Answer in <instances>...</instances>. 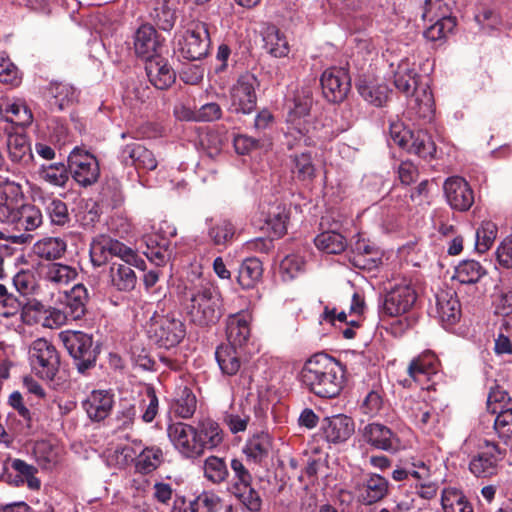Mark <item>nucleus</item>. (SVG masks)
Here are the masks:
<instances>
[{"label":"nucleus","mask_w":512,"mask_h":512,"mask_svg":"<svg viewBox=\"0 0 512 512\" xmlns=\"http://www.w3.org/2000/svg\"><path fill=\"white\" fill-rule=\"evenodd\" d=\"M300 385L320 398H335L344 388L343 365L324 353L310 357L296 375Z\"/></svg>","instance_id":"nucleus-1"},{"label":"nucleus","mask_w":512,"mask_h":512,"mask_svg":"<svg viewBox=\"0 0 512 512\" xmlns=\"http://www.w3.org/2000/svg\"><path fill=\"white\" fill-rule=\"evenodd\" d=\"M263 273L262 263L259 259L251 257L245 259L238 273V283L244 289L253 288L261 279Z\"/></svg>","instance_id":"nucleus-39"},{"label":"nucleus","mask_w":512,"mask_h":512,"mask_svg":"<svg viewBox=\"0 0 512 512\" xmlns=\"http://www.w3.org/2000/svg\"><path fill=\"white\" fill-rule=\"evenodd\" d=\"M0 109L7 115L8 121L18 126L26 127L33 121L32 111L24 99H6L0 104Z\"/></svg>","instance_id":"nucleus-32"},{"label":"nucleus","mask_w":512,"mask_h":512,"mask_svg":"<svg viewBox=\"0 0 512 512\" xmlns=\"http://www.w3.org/2000/svg\"><path fill=\"white\" fill-rule=\"evenodd\" d=\"M273 445V437L268 432L259 431L247 438L242 452L248 462L260 465L270 456Z\"/></svg>","instance_id":"nucleus-21"},{"label":"nucleus","mask_w":512,"mask_h":512,"mask_svg":"<svg viewBox=\"0 0 512 512\" xmlns=\"http://www.w3.org/2000/svg\"><path fill=\"white\" fill-rule=\"evenodd\" d=\"M403 408L414 424L426 433L432 432L439 421L438 413L425 401L407 398Z\"/></svg>","instance_id":"nucleus-17"},{"label":"nucleus","mask_w":512,"mask_h":512,"mask_svg":"<svg viewBox=\"0 0 512 512\" xmlns=\"http://www.w3.org/2000/svg\"><path fill=\"white\" fill-rule=\"evenodd\" d=\"M119 160L126 166H133L138 171L156 169L158 161L152 151L138 142H132L121 148Z\"/></svg>","instance_id":"nucleus-20"},{"label":"nucleus","mask_w":512,"mask_h":512,"mask_svg":"<svg viewBox=\"0 0 512 512\" xmlns=\"http://www.w3.org/2000/svg\"><path fill=\"white\" fill-rule=\"evenodd\" d=\"M504 452L494 442L488 440L480 447V451L469 463L470 472L476 477H490L497 473Z\"/></svg>","instance_id":"nucleus-13"},{"label":"nucleus","mask_w":512,"mask_h":512,"mask_svg":"<svg viewBox=\"0 0 512 512\" xmlns=\"http://www.w3.org/2000/svg\"><path fill=\"white\" fill-rule=\"evenodd\" d=\"M191 502L194 512H218L222 507L220 497L208 491L202 492Z\"/></svg>","instance_id":"nucleus-59"},{"label":"nucleus","mask_w":512,"mask_h":512,"mask_svg":"<svg viewBox=\"0 0 512 512\" xmlns=\"http://www.w3.org/2000/svg\"><path fill=\"white\" fill-rule=\"evenodd\" d=\"M428 477V465L420 460L407 464L403 468H397L392 472L395 481H403L409 478L426 480Z\"/></svg>","instance_id":"nucleus-55"},{"label":"nucleus","mask_w":512,"mask_h":512,"mask_svg":"<svg viewBox=\"0 0 512 512\" xmlns=\"http://www.w3.org/2000/svg\"><path fill=\"white\" fill-rule=\"evenodd\" d=\"M388 480L376 473L365 474L363 480L355 487L358 501L372 505L388 494Z\"/></svg>","instance_id":"nucleus-19"},{"label":"nucleus","mask_w":512,"mask_h":512,"mask_svg":"<svg viewBox=\"0 0 512 512\" xmlns=\"http://www.w3.org/2000/svg\"><path fill=\"white\" fill-rule=\"evenodd\" d=\"M486 274V269L475 260H464L456 268L453 279L462 284L477 283Z\"/></svg>","instance_id":"nucleus-42"},{"label":"nucleus","mask_w":512,"mask_h":512,"mask_svg":"<svg viewBox=\"0 0 512 512\" xmlns=\"http://www.w3.org/2000/svg\"><path fill=\"white\" fill-rule=\"evenodd\" d=\"M237 347L230 345H221L216 349L215 356L221 371L228 375H235L241 366Z\"/></svg>","instance_id":"nucleus-41"},{"label":"nucleus","mask_w":512,"mask_h":512,"mask_svg":"<svg viewBox=\"0 0 512 512\" xmlns=\"http://www.w3.org/2000/svg\"><path fill=\"white\" fill-rule=\"evenodd\" d=\"M38 175L40 180L49 185L63 187L69 179V169L63 163L42 165Z\"/></svg>","instance_id":"nucleus-46"},{"label":"nucleus","mask_w":512,"mask_h":512,"mask_svg":"<svg viewBox=\"0 0 512 512\" xmlns=\"http://www.w3.org/2000/svg\"><path fill=\"white\" fill-rule=\"evenodd\" d=\"M354 264L361 268L371 269L378 265L380 252L378 248L365 239H358L353 247Z\"/></svg>","instance_id":"nucleus-38"},{"label":"nucleus","mask_w":512,"mask_h":512,"mask_svg":"<svg viewBox=\"0 0 512 512\" xmlns=\"http://www.w3.org/2000/svg\"><path fill=\"white\" fill-rule=\"evenodd\" d=\"M59 337L65 348L74 359L77 370L85 373L96 362L92 337L81 331H62Z\"/></svg>","instance_id":"nucleus-7"},{"label":"nucleus","mask_w":512,"mask_h":512,"mask_svg":"<svg viewBox=\"0 0 512 512\" xmlns=\"http://www.w3.org/2000/svg\"><path fill=\"white\" fill-rule=\"evenodd\" d=\"M221 306L219 291L207 282L186 289L184 309L189 320L197 326L215 324L222 315Z\"/></svg>","instance_id":"nucleus-2"},{"label":"nucleus","mask_w":512,"mask_h":512,"mask_svg":"<svg viewBox=\"0 0 512 512\" xmlns=\"http://www.w3.org/2000/svg\"><path fill=\"white\" fill-rule=\"evenodd\" d=\"M24 201L22 186L13 181H6L0 185V223L11 221L16 209Z\"/></svg>","instance_id":"nucleus-22"},{"label":"nucleus","mask_w":512,"mask_h":512,"mask_svg":"<svg viewBox=\"0 0 512 512\" xmlns=\"http://www.w3.org/2000/svg\"><path fill=\"white\" fill-rule=\"evenodd\" d=\"M145 68L149 81L157 89H167L175 81L176 75L174 70L163 58L154 57L147 60Z\"/></svg>","instance_id":"nucleus-28"},{"label":"nucleus","mask_w":512,"mask_h":512,"mask_svg":"<svg viewBox=\"0 0 512 512\" xmlns=\"http://www.w3.org/2000/svg\"><path fill=\"white\" fill-rule=\"evenodd\" d=\"M494 418V430L504 443L512 442V408L500 410Z\"/></svg>","instance_id":"nucleus-58"},{"label":"nucleus","mask_w":512,"mask_h":512,"mask_svg":"<svg viewBox=\"0 0 512 512\" xmlns=\"http://www.w3.org/2000/svg\"><path fill=\"white\" fill-rule=\"evenodd\" d=\"M320 81L323 95L329 102H342L350 91L351 80L345 68L326 69Z\"/></svg>","instance_id":"nucleus-14"},{"label":"nucleus","mask_w":512,"mask_h":512,"mask_svg":"<svg viewBox=\"0 0 512 512\" xmlns=\"http://www.w3.org/2000/svg\"><path fill=\"white\" fill-rule=\"evenodd\" d=\"M51 107L62 111L71 106L78 99L77 90L68 83L53 82L49 86Z\"/></svg>","instance_id":"nucleus-36"},{"label":"nucleus","mask_w":512,"mask_h":512,"mask_svg":"<svg viewBox=\"0 0 512 512\" xmlns=\"http://www.w3.org/2000/svg\"><path fill=\"white\" fill-rule=\"evenodd\" d=\"M196 404L197 401L193 392L188 387L180 388L175 399V413L181 418H190L196 410Z\"/></svg>","instance_id":"nucleus-54"},{"label":"nucleus","mask_w":512,"mask_h":512,"mask_svg":"<svg viewBox=\"0 0 512 512\" xmlns=\"http://www.w3.org/2000/svg\"><path fill=\"white\" fill-rule=\"evenodd\" d=\"M204 476L212 483L219 484L225 481L229 475L224 459L210 456L204 461Z\"/></svg>","instance_id":"nucleus-53"},{"label":"nucleus","mask_w":512,"mask_h":512,"mask_svg":"<svg viewBox=\"0 0 512 512\" xmlns=\"http://www.w3.org/2000/svg\"><path fill=\"white\" fill-rule=\"evenodd\" d=\"M69 174L82 187L97 182L100 176L98 160L94 155L79 147H75L68 157Z\"/></svg>","instance_id":"nucleus-10"},{"label":"nucleus","mask_w":512,"mask_h":512,"mask_svg":"<svg viewBox=\"0 0 512 512\" xmlns=\"http://www.w3.org/2000/svg\"><path fill=\"white\" fill-rule=\"evenodd\" d=\"M436 308L438 317L443 323L454 324L460 318V302L453 291L437 293Z\"/></svg>","instance_id":"nucleus-30"},{"label":"nucleus","mask_w":512,"mask_h":512,"mask_svg":"<svg viewBox=\"0 0 512 512\" xmlns=\"http://www.w3.org/2000/svg\"><path fill=\"white\" fill-rule=\"evenodd\" d=\"M417 300L411 281L402 279L386 293L380 313L382 316L398 317L409 312Z\"/></svg>","instance_id":"nucleus-9"},{"label":"nucleus","mask_w":512,"mask_h":512,"mask_svg":"<svg viewBox=\"0 0 512 512\" xmlns=\"http://www.w3.org/2000/svg\"><path fill=\"white\" fill-rule=\"evenodd\" d=\"M235 234L234 226L227 220H222L209 230V237L215 245H225Z\"/></svg>","instance_id":"nucleus-63"},{"label":"nucleus","mask_w":512,"mask_h":512,"mask_svg":"<svg viewBox=\"0 0 512 512\" xmlns=\"http://www.w3.org/2000/svg\"><path fill=\"white\" fill-rule=\"evenodd\" d=\"M109 276L111 285L118 291L129 292L137 283L135 271L122 259L112 262Z\"/></svg>","instance_id":"nucleus-29"},{"label":"nucleus","mask_w":512,"mask_h":512,"mask_svg":"<svg viewBox=\"0 0 512 512\" xmlns=\"http://www.w3.org/2000/svg\"><path fill=\"white\" fill-rule=\"evenodd\" d=\"M43 215L41 210L32 204L21 202L8 225L18 231H33L41 226Z\"/></svg>","instance_id":"nucleus-27"},{"label":"nucleus","mask_w":512,"mask_h":512,"mask_svg":"<svg viewBox=\"0 0 512 512\" xmlns=\"http://www.w3.org/2000/svg\"><path fill=\"white\" fill-rule=\"evenodd\" d=\"M361 435L365 443L378 450L396 452L400 447L398 436L381 423L373 422L365 425Z\"/></svg>","instance_id":"nucleus-16"},{"label":"nucleus","mask_w":512,"mask_h":512,"mask_svg":"<svg viewBox=\"0 0 512 512\" xmlns=\"http://www.w3.org/2000/svg\"><path fill=\"white\" fill-rule=\"evenodd\" d=\"M122 247L119 242L107 237L94 240L90 246V259L94 266L100 267L106 264L113 255L120 253Z\"/></svg>","instance_id":"nucleus-33"},{"label":"nucleus","mask_w":512,"mask_h":512,"mask_svg":"<svg viewBox=\"0 0 512 512\" xmlns=\"http://www.w3.org/2000/svg\"><path fill=\"white\" fill-rule=\"evenodd\" d=\"M250 321L248 313L239 312L231 314L226 319V336L228 345L234 347H243L250 338Z\"/></svg>","instance_id":"nucleus-25"},{"label":"nucleus","mask_w":512,"mask_h":512,"mask_svg":"<svg viewBox=\"0 0 512 512\" xmlns=\"http://www.w3.org/2000/svg\"><path fill=\"white\" fill-rule=\"evenodd\" d=\"M65 298V310L71 320H77L84 316L89 294L83 284H76L69 292H65Z\"/></svg>","instance_id":"nucleus-35"},{"label":"nucleus","mask_w":512,"mask_h":512,"mask_svg":"<svg viewBox=\"0 0 512 512\" xmlns=\"http://www.w3.org/2000/svg\"><path fill=\"white\" fill-rule=\"evenodd\" d=\"M287 219L288 214L284 207H273L269 211V217L266 221L267 229L273 237L279 238L287 232Z\"/></svg>","instance_id":"nucleus-56"},{"label":"nucleus","mask_w":512,"mask_h":512,"mask_svg":"<svg viewBox=\"0 0 512 512\" xmlns=\"http://www.w3.org/2000/svg\"><path fill=\"white\" fill-rule=\"evenodd\" d=\"M77 275L75 268L61 263H50L42 268L43 280L57 289L74 281Z\"/></svg>","instance_id":"nucleus-31"},{"label":"nucleus","mask_w":512,"mask_h":512,"mask_svg":"<svg viewBox=\"0 0 512 512\" xmlns=\"http://www.w3.org/2000/svg\"><path fill=\"white\" fill-rule=\"evenodd\" d=\"M265 48L274 57H286L288 54V40L286 36L275 28H268L264 37Z\"/></svg>","instance_id":"nucleus-51"},{"label":"nucleus","mask_w":512,"mask_h":512,"mask_svg":"<svg viewBox=\"0 0 512 512\" xmlns=\"http://www.w3.org/2000/svg\"><path fill=\"white\" fill-rule=\"evenodd\" d=\"M113 395L107 390H94L82 402V407L92 421H102L111 412Z\"/></svg>","instance_id":"nucleus-24"},{"label":"nucleus","mask_w":512,"mask_h":512,"mask_svg":"<svg viewBox=\"0 0 512 512\" xmlns=\"http://www.w3.org/2000/svg\"><path fill=\"white\" fill-rule=\"evenodd\" d=\"M161 45L156 29L148 24L140 26L133 37L134 51L146 61L154 58Z\"/></svg>","instance_id":"nucleus-26"},{"label":"nucleus","mask_w":512,"mask_h":512,"mask_svg":"<svg viewBox=\"0 0 512 512\" xmlns=\"http://www.w3.org/2000/svg\"><path fill=\"white\" fill-rule=\"evenodd\" d=\"M6 147L9 158L15 163H28L32 158L30 143L21 133H8Z\"/></svg>","instance_id":"nucleus-37"},{"label":"nucleus","mask_w":512,"mask_h":512,"mask_svg":"<svg viewBox=\"0 0 512 512\" xmlns=\"http://www.w3.org/2000/svg\"><path fill=\"white\" fill-rule=\"evenodd\" d=\"M494 352L497 355H512V317L505 319L499 327Z\"/></svg>","instance_id":"nucleus-57"},{"label":"nucleus","mask_w":512,"mask_h":512,"mask_svg":"<svg viewBox=\"0 0 512 512\" xmlns=\"http://www.w3.org/2000/svg\"><path fill=\"white\" fill-rule=\"evenodd\" d=\"M66 242L59 237H48L34 245V252L41 258L54 260L61 258L66 251Z\"/></svg>","instance_id":"nucleus-43"},{"label":"nucleus","mask_w":512,"mask_h":512,"mask_svg":"<svg viewBox=\"0 0 512 512\" xmlns=\"http://www.w3.org/2000/svg\"><path fill=\"white\" fill-rule=\"evenodd\" d=\"M175 51L183 59L200 60L208 53L210 38L205 23L191 22L174 36Z\"/></svg>","instance_id":"nucleus-4"},{"label":"nucleus","mask_w":512,"mask_h":512,"mask_svg":"<svg viewBox=\"0 0 512 512\" xmlns=\"http://www.w3.org/2000/svg\"><path fill=\"white\" fill-rule=\"evenodd\" d=\"M316 247L328 254H339L347 247L344 236L335 231H326L319 234L315 240Z\"/></svg>","instance_id":"nucleus-48"},{"label":"nucleus","mask_w":512,"mask_h":512,"mask_svg":"<svg viewBox=\"0 0 512 512\" xmlns=\"http://www.w3.org/2000/svg\"><path fill=\"white\" fill-rule=\"evenodd\" d=\"M256 85L257 79L254 75L249 73L241 75L230 90V110L250 114L256 107Z\"/></svg>","instance_id":"nucleus-12"},{"label":"nucleus","mask_w":512,"mask_h":512,"mask_svg":"<svg viewBox=\"0 0 512 512\" xmlns=\"http://www.w3.org/2000/svg\"><path fill=\"white\" fill-rule=\"evenodd\" d=\"M184 323L174 315H154L148 326V335L157 345L171 348L185 337Z\"/></svg>","instance_id":"nucleus-8"},{"label":"nucleus","mask_w":512,"mask_h":512,"mask_svg":"<svg viewBox=\"0 0 512 512\" xmlns=\"http://www.w3.org/2000/svg\"><path fill=\"white\" fill-rule=\"evenodd\" d=\"M196 429L198 431V439L204 444V450L217 447L223 440L222 431L218 423L212 419L201 420Z\"/></svg>","instance_id":"nucleus-47"},{"label":"nucleus","mask_w":512,"mask_h":512,"mask_svg":"<svg viewBox=\"0 0 512 512\" xmlns=\"http://www.w3.org/2000/svg\"><path fill=\"white\" fill-rule=\"evenodd\" d=\"M497 226L492 221H483L475 233V248L479 253H485L493 245L497 236Z\"/></svg>","instance_id":"nucleus-52"},{"label":"nucleus","mask_w":512,"mask_h":512,"mask_svg":"<svg viewBox=\"0 0 512 512\" xmlns=\"http://www.w3.org/2000/svg\"><path fill=\"white\" fill-rule=\"evenodd\" d=\"M320 430L328 443L341 444L354 434L355 423L351 417L337 414L323 418Z\"/></svg>","instance_id":"nucleus-15"},{"label":"nucleus","mask_w":512,"mask_h":512,"mask_svg":"<svg viewBox=\"0 0 512 512\" xmlns=\"http://www.w3.org/2000/svg\"><path fill=\"white\" fill-rule=\"evenodd\" d=\"M29 361L32 370L42 379L52 381L60 365L55 346L44 338L34 340L29 348Z\"/></svg>","instance_id":"nucleus-6"},{"label":"nucleus","mask_w":512,"mask_h":512,"mask_svg":"<svg viewBox=\"0 0 512 512\" xmlns=\"http://www.w3.org/2000/svg\"><path fill=\"white\" fill-rule=\"evenodd\" d=\"M435 22L424 31V37L429 41H437L446 36L455 27L453 18L434 20Z\"/></svg>","instance_id":"nucleus-62"},{"label":"nucleus","mask_w":512,"mask_h":512,"mask_svg":"<svg viewBox=\"0 0 512 512\" xmlns=\"http://www.w3.org/2000/svg\"><path fill=\"white\" fill-rule=\"evenodd\" d=\"M292 104L290 107V136L300 140L315 128L311 115L313 105L311 86L305 85L301 89H297Z\"/></svg>","instance_id":"nucleus-5"},{"label":"nucleus","mask_w":512,"mask_h":512,"mask_svg":"<svg viewBox=\"0 0 512 512\" xmlns=\"http://www.w3.org/2000/svg\"><path fill=\"white\" fill-rule=\"evenodd\" d=\"M47 314V307L34 297L22 298L21 318L28 325L39 324L43 322Z\"/></svg>","instance_id":"nucleus-45"},{"label":"nucleus","mask_w":512,"mask_h":512,"mask_svg":"<svg viewBox=\"0 0 512 512\" xmlns=\"http://www.w3.org/2000/svg\"><path fill=\"white\" fill-rule=\"evenodd\" d=\"M422 18L431 22L437 19L451 18L449 7L444 0H424Z\"/></svg>","instance_id":"nucleus-60"},{"label":"nucleus","mask_w":512,"mask_h":512,"mask_svg":"<svg viewBox=\"0 0 512 512\" xmlns=\"http://www.w3.org/2000/svg\"><path fill=\"white\" fill-rule=\"evenodd\" d=\"M168 437L174 448L186 458H197L204 452V444L198 439L195 427L177 422L168 426Z\"/></svg>","instance_id":"nucleus-11"},{"label":"nucleus","mask_w":512,"mask_h":512,"mask_svg":"<svg viewBox=\"0 0 512 512\" xmlns=\"http://www.w3.org/2000/svg\"><path fill=\"white\" fill-rule=\"evenodd\" d=\"M441 505L444 512H473L466 497L455 488H447L442 491Z\"/></svg>","instance_id":"nucleus-44"},{"label":"nucleus","mask_w":512,"mask_h":512,"mask_svg":"<svg viewBox=\"0 0 512 512\" xmlns=\"http://www.w3.org/2000/svg\"><path fill=\"white\" fill-rule=\"evenodd\" d=\"M163 461V452L159 447L151 446L144 448L136 458V469L148 474L156 470Z\"/></svg>","instance_id":"nucleus-49"},{"label":"nucleus","mask_w":512,"mask_h":512,"mask_svg":"<svg viewBox=\"0 0 512 512\" xmlns=\"http://www.w3.org/2000/svg\"><path fill=\"white\" fill-rule=\"evenodd\" d=\"M43 205L51 224L64 226L69 223L70 214L65 202L58 198L50 197L43 199Z\"/></svg>","instance_id":"nucleus-50"},{"label":"nucleus","mask_w":512,"mask_h":512,"mask_svg":"<svg viewBox=\"0 0 512 512\" xmlns=\"http://www.w3.org/2000/svg\"><path fill=\"white\" fill-rule=\"evenodd\" d=\"M510 400L508 393L499 386H496L491 388L488 394L487 409L492 415H494L500 410H505V407L508 405Z\"/></svg>","instance_id":"nucleus-64"},{"label":"nucleus","mask_w":512,"mask_h":512,"mask_svg":"<svg viewBox=\"0 0 512 512\" xmlns=\"http://www.w3.org/2000/svg\"><path fill=\"white\" fill-rule=\"evenodd\" d=\"M11 467L14 471L17 472L18 476H21L26 480V483L30 489L37 490L40 488L41 482L35 476L37 473L36 467L26 463L21 459L12 460Z\"/></svg>","instance_id":"nucleus-61"},{"label":"nucleus","mask_w":512,"mask_h":512,"mask_svg":"<svg viewBox=\"0 0 512 512\" xmlns=\"http://www.w3.org/2000/svg\"><path fill=\"white\" fill-rule=\"evenodd\" d=\"M361 97L375 107H382L389 99L390 90L385 83L375 80L360 81L357 86Z\"/></svg>","instance_id":"nucleus-34"},{"label":"nucleus","mask_w":512,"mask_h":512,"mask_svg":"<svg viewBox=\"0 0 512 512\" xmlns=\"http://www.w3.org/2000/svg\"><path fill=\"white\" fill-rule=\"evenodd\" d=\"M437 371L438 359L431 352L423 353L417 358H414L407 368L410 378L425 389H429L428 382Z\"/></svg>","instance_id":"nucleus-23"},{"label":"nucleus","mask_w":512,"mask_h":512,"mask_svg":"<svg viewBox=\"0 0 512 512\" xmlns=\"http://www.w3.org/2000/svg\"><path fill=\"white\" fill-rule=\"evenodd\" d=\"M444 193L451 208L467 211L474 203V195L469 184L462 177L448 178L444 183Z\"/></svg>","instance_id":"nucleus-18"},{"label":"nucleus","mask_w":512,"mask_h":512,"mask_svg":"<svg viewBox=\"0 0 512 512\" xmlns=\"http://www.w3.org/2000/svg\"><path fill=\"white\" fill-rule=\"evenodd\" d=\"M409 153L418 155L421 158H432L436 152V146L431 136L423 130L413 131V138L405 148Z\"/></svg>","instance_id":"nucleus-40"},{"label":"nucleus","mask_w":512,"mask_h":512,"mask_svg":"<svg viewBox=\"0 0 512 512\" xmlns=\"http://www.w3.org/2000/svg\"><path fill=\"white\" fill-rule=\"evenodd\" d=\"M414 64L402 60L394 72L395 87L410 97L408 106L420 118L430 117L433 113V96L427 84L419 83Z\"/></svg>","instance_id":"nucleus-3"}]
</instances>
